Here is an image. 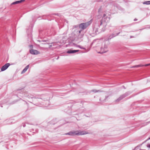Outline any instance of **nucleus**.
Segmentation results:
<instances>
[{
    "instance_id": "1",
    "label": "nucleus",
    "mask_w": 150,
    "mask_h": 150,
    "mask_svg": "<svg viewBox=\"0 0 150 150\" xmlns=\"http://www.w3.org/2000/svg\"><path fill=\"white\" fill-rule=\"evenodd\" d=\"M100 15H98L95 21V23L93 25V32L94 34H98L100 30L99 28L100 27L103 28L100 30L101 31H104L105 30V28L107 25V23L108 22L110 19V17L109 15H107L104 13L103 14L102 18L101 19L99 18H101Z\"/></svg>"
},
{
    "instance_id": "2",
    "label": "nucleus",
    "mask_w": 150,
    "mask_h": 150,
    "mask_svg": "<svg viewBox=\"0 0 150 150\" xmlns=\"http://www.w3.org/2000/svg\"><path fill=\"white\" fill-rule=\"evenodd\" d=\"M92 22V20L85 23H82L79 25H74L72 33L79 39L81 40L84 35L83 30L86 29Z\"/></svg>"
},
{
    "instance_id": "3",
    "label": "nucleus",
    "mask_w": 150,
    "mask_h": 150,
    "mask_svg": "<svg viewBox=\"0 0 150 150\" xmlns=\"http://www.w3.org/2000/svg\"><path fill=\"white\" fill-rule=\"evenodd\" d=\"M120 32L117 33H112L108 36L107 40L104 41L102 43V46L100 47V51L98 52L99 53H103L106 52L108 51V45L109 44L108 40L111 39L113 37L118 35Z\"/></svg>"
},
{
    "instance_id": "4",
    "label": "nucleus",
    "mask_w": 150,
    "mask_h": 150,
    "mask_svg": "<svg viewBox=\"0 0 150 150\" xmlns=\"http://www.w3.org/2000/svg\"><path fill=\"white\" fill-rule=\"evenodd\" d=\"M85 131L80 130L77 131H71L69 132L65 133V134L69 135L70 136H74L76 135L79 136L85 135L87 134Z\"/></svg>"
},
{
    "instance_id": "5",
    "label": "nucleus",
    "mask_w": 150,
    "mask_h": 150,
    "mask_svg": "<svg viewBox=\"0 0 150 150\" xmlns=\"http://www.w3.org/2000/svg\"><path fill=\"white\" fill-rule=\"evenodd\" d=\"M130 93L131 92L129 91L125 93L123 95L120 96L118 98L115 100V102L117 103L119 102L124 98L130 94Z\"/></svg>"
},
{
    "instance_id": "6",
    "label": "nucleus",
    "mask_w": 150,
    "mask_h": 150,
    "mask_svg": "<svg viewBox=\"0 0 150 150\" xmlns=\"http://www.w3.org/2000/svg\"><path fill=\"white\" fill-rule=\"evenodd\" d=\"M110 7H111V8L109 9V11H111L112 10H113V8L115 7H116L119 9H122L120 7L118 6L117 4H116L115 3H113L112 4H109L107 6V8H109Z\"/></svg>"
},
{
    "instance_id": "7",
    "label": "nucleus",
    "mask_w": 150,
    "mask_h": 150,
    "mask_svg": "<svg viewBox=\"0 0 150 150\" xmlns=\"http://www.w3.org/2000/svg\"><path fill=\"white\" fill-rule=\"evenodd\" d=\"M86 110V109L84 107H82L76 110V112H78V114H74V115H76L79 114H81L83 112H85Z\"/></svg>"
},
{
    "instance_id": "8",
    "label": "nucleus",
    "mask_w": 150,
    "mask_h": 150,
    "mask_svg": "<svg viewBox=\"0 0 150 150\" xmlns=\"http://www.w3.org/2000/svg\"><path fill=\"white\" fill-rule=\"evenodd\" d=\"M30 53L34 55H37L38 54H40V52L38 51L34 50H30Z\"/></svg>"
},
{
    "instance_id": "9",
    "label": "nucleus",
    "mask_w": 150,
    "mask_h": 150,
    "mask_svg": "<svg viewBox=\"0 0 150 150\" xmlns=\"http://www.w3.org/2000/svg\"><path fill=\"white\" fill-rule=\"evenodd\" d=\"M10 65L9 63H6L1 68V71H3L6 70Z\"/></svg>"
},
{
    "instance_id": "10",
    "label": "nucleus",
    "mask_w": 150,
    "mask_h": 150,
    "mask_svg": "<svg viewBox=\"0 0 150 150\" xmlns=\"http://www.w3.org/2000/svg\"><path fill=\"white\" fill-rule=\"evenodd\" d=\"M79 51V50H69L67 51V53L68 54H74L76 53L77 52Z\"/></svg>"
},
{
    "instance_id": "11",
    "label": "nucleus",
    "mask_w": 150,
    "mask_h": 150,
    "mask_svg": "<svg viewBox=\"0 0 150 150\" xmlns=\"http://www.w3.org/2000/svg\"><path fill=\"white\" fill-rule=\"evenodd\" d=\"M150 65V64H146L144 65H142V64H139V65H136L134 66H133L132 67V68H138V67H143L144 66H147L149 65Z\"/></svg>"
},
{
    "instance_id": "12",
    "label": "nucleus",
    "mask_w": 150,
    "mask_h": 150,
    "mask_svg": "<svg viewBox=\"0 0 150 150\" xmlns=\"http://www.w3.org/2000/svg\"><path fill=\"white\" fill-rule=\"evenodd\" d=\"M74 46H76L77 47H78L79 48H80L81 49L85 50H86V51L84 52H87L89 51V50H87L85 48L81 47L80 45H77L74 44Z\"/></svg>"
},
{
    "instance_id": "13",
    "label": "nucleus",
    "mask_w": 150,
    "mask_h": 150,
    "mask_svg": "<svg viewBox=\"0 0 150 150\" xmlns=\"http://www.w3.org/2000/svg\"><path fill=\"white\" fill-rule=\"evenodd\" d=\"M25 0H21L20 1H17L12 3L11 5H12L17 4H19L23 2Z\"/></svg>"
},
{
    "instance_id": "14",
    "label": "nucleus",
    "mask_w": 150,
    "mask_h": 150,
    "mask_svg": "<svg viewBox=\"0 0 150 150\" xmlns=\"http://www.w3.org/2000/svg\"><path fill=\"white\" fill-rule=\"evenodd\" d=\"M103 12H105V11L103 9V7L102 6H101L99 9L98 11V13L99 14H100V13Z\"/></svg>"
},
{
    "instance_id": "15",
    "label": "nucleus",
    "mask_w": 150,
    "mask_h": 150,
    "mask_svg": "<svg viewBox=\"0 0 150 150\" xmlns=\"http://www.w3.org/2000/svg\"><path fill=\"white\" fill-rule=\"evenodd\" d=\"M46 99V100H44V101H46V104H42L45 107L49 105V103L48 97Z\"/></svg>"
},
{
    "instance_id": "16",
    "label": "nucleus",
    "mask_w": 150,
    "mask_h": 150,
    "mask_svg": "<svg viewBox=\"0 0 150 150\" xmlns=\"http://www.w3.org/2000/svg\"><path fill=\"white\" fill-rule=\"evenodd\" d=\"M28 69V65L26 66V67L24 68V69L22 71L21 74H23L25 73L27 70Z\"/></svg>"
},
{
    "instance_id": "17",
    "label": "nucleus",
    "mask_w": 150,
    "mask_h": 150,
    "mask_svg": "<svg viewBox=\"0 0 150 150\" xmlns=\"http://www.w3.org/2000/svg\"><path fill=\"white\" fill-rule=\"evenodd\" d=\"M34 99V100H33L34 101H35L36 99V98H35L34 97H31L30 96L29 97V102H30V103H32V102H31V99Z\"/></svg>"
},
{
    "instance_id": "18",
    "label": "nucleus",
    "mask_w": 150,
    "mask_h": 150,
    "mask_svg": "<svg viewBox=\"0 0 150 150\" xmlns=\"http://www.w3.org/2000/svg\"><path fill=\"white\" fill-rule=\"evenodd\" d=\"M101 91L100 90H96V89H93L91 90V92H93L94 93H96L98 92H100Z\"/></svg>"
},
{
    "instance_id": "19",
    "label": "nucleus",
    "mask_w": 150,
    "mask_h": 150,
    "mask_svg": "<svg viewBox=\"0 0 150 150\" xmlns=\"http://www.w3.org/2000/svg\"><path fill=\"white\" fill-rule=\"evenodd\" d=\"M143 4H146V5L150 4V1H144L143 2Z\"/></svg>"
},
{
    "instance_id": "20",
    "label": "nucleus",
    "mask_w": 150,
    "mask_h": 150,
    "mask_svg": "<svg viewBox=\"0 0 150 150\" xmlns=\"http://www.w3.org/2000/svg\"><path fill=\"white\" fill-rule=\"evenodd\" d=\"M30 27L31 28L30 30L31 31L32 30L33 28V23H32L30 24Z\"/></svg>"
},
{
    "instance_id": "21",
    "label": "nucleus",
    "mask_w": 150,
    "mask_h": 150,
    "mask_svg": "<svg viewBox=\"0 0 150 150\" xmlns=\"http://www.w3.org/2000/svg\"><path fill=\"white\" fill-rule=\"evenodd\" d=\"M42 41L43 42H46L47 44H49V43L48 42L49 41L48 40H43Z\"/></svg>"
},
{
    "instance_id": "22",
    "label": "nucleus",
    "mask_w": 150,
    "mask_h": 150,
    "mask_svg": "<svg viewBox=\"0 0 150 150\" xmlns=\"http://www.w3.org/2000/svg\"><path fill=\"white\" fill-rule=\"evenodd\" d=\"M96 40H93V42L92 43V45H93V44L95 43L96 42Z\"/></svg>"
},
{
    "instance_id": "23",
    "label": "nucleus",
    "mask_w": 150,
    "mask_h": 150,
    "mask_svg": "<svg viewBox=\"0 0 150 150\" xmlns=\"http://www.w3.org/2000/svg\"><path fill=\"white\" fill-rule=\"evenodd\" d=\"M147 147L150 148V144H148L147 145Z\"/></svg>"
},
{
    "instance_id": "24",
    "label": "nucleus",
    "mask_w": 150,
    "mask_h": 150,
    "mask_svg": "<svg viewBox=\"0 0 150 150\" xmlns=\"http://www.w3.org/2000/svg\"><path fill=\"white\" fill-rule=\"evenodd\" d=\"M56 120V119H55V120H54H54H52V121L51 122V123H52V124H53L54 125L55 123H52V122H53V121H54V120Z\"/></svg>"
},
{
    "instance_id": "25",
    "label": "nucleus",
    "mask_w": 150,
    "mask_h": 150,
    "mask_svg": "<svg viewBox=\"0 0 150 150\" xmlns=\"http://www.w3.org/2000/svg\"><path fill=\"white\" fill-rule=\"evenodd\" d=\"M149 139H150V137H149L146 141H145L143 143L145 142L146 141Z\"/></svg>"
},
{
    "instance_id": "26",
    "label": "nucleus",
    "mask_w": 150,
    "mask_h": 150,
    "mask_svg": "<svg viewBox=\"0 0 150 150\" xmlns=\"http://www.w3.org/2000/svg\"><path fill=\"white\" fill-rule=\"evenodd\" d=\"M108 97V96H106L105 97V99L104 100V101H105V99H107Z\"/></svg>"
},
{
    "instance_id": "27",
    "label": "nucleus",
    "mask_w": 150,
    "mask_h": 150,
    "mask_svg": "<svg viewBox=\"0 0 150 150\" xmlns=\"http://www.w3.org/2000/svg\"><path fill=\"white\" fill-rule=\"evenodd\" d=\"M137 19H136V18H135V19L134 20V21H137Z\"/></svg>"
},
{
    "instance_id": "28",
    "label": "nucleus",
    "mask_w": 150,
    "mask_h": 150,
    "mask_svg": "<svg viewBox=\"0 0 150 150\" xmlns=\"http://www.w3.org/2000/svg\"><path fill=\"white\" fill-rule=\"evenodd\" d=\"M52 45H49V47L50 48V47H52Z\"/></svg>"
},
{
    "instance_id": "29",
    "label": "nucleus",
    "mask_w": 150,
    "mask_h": 150,
    "mask_svg": "<svg viewBox=\"0 0 150 150\" xmlns=\"http://www.w3.org/2000/svg\"><path fill=\"white\" fill-rule=\"evenodd\" d=\"M132 37H132V36H130V38H132Z\"/></svg>"
},
{
    "instance_id": "30",
    "label": "nucleus",
    "mask_w": 150,
    "mask_h": 150,
    "mask_svg": "<svg viewBox=\"0 0 150 150\" xmlns=\"http://www.w3.org/2000/svg\"><path fill=\"white\" fill-rule=\"evenodd\" d=\"M123 88H125V87L124 86H123Z\"/></svg>"
},
{
    "instance_id": "31",
    "label": "nucleus",
    "mask_w": 150,
    "mask_h": 150,
    "mask_svg": "<svg viewBox=\"0 0 150 150\" xmlns=\"http://www.w3.org/2000/svg\"><path fill=\"white\" fill-rule=\"evenodd\" d=\"M38 98L39 99H42V98Z\"/></svg>"
},
{
    "instance_id": "32",
    "label": "nucleus",
    "mask_w": 150,
    "mask_h": 150,
    "mask_svg": "<svg viewBox=\"0 0 150 150\" xmlns=\"http://www.w3.org/2000/svg\"><path fill=\"white\" fill-rule=\"evenodd\" d=\"M85 115V116H86V117H89V116H86V115Z\"/></svg>"
},
{
    "instance_id": "33",
    "label": "nucleus",
    "mask_w": 150,
    "mask_h": 150,
    "mask_svg": "<svg viewBox=\"0 0 150 150\" xmlns=\"http://www.w3.org/2000/svg\"><path fill=\"white\" fill-rule=\"evenodd\" d=\"M32 46H32V45H30V47H32Z\"/></svg>"
},
{
    "instance_id": "34",
    "label": "nucleus",
    "mask_w": 150,
    "mask_h": 150,
    "mask_svg": "<svg viewBox=\"0 0 150 150\" xmlns=\"http://www.w3.org/2000/svg\"><path fill=\"white\" fill-rule=\"evenodd\" d=\"M58 58H59V57H57V59H58Z\"/></svg>"
},
{
    "instance_id": "35",
    "label": "nucleus",
    "mask_w": 150,
    "mask_h": 150,
    "mask_svg": "<svg viewBox=\"0 0 150 150\" xmlns=\"http://www.w3.org/2000/svg\"><path fill=\"white\" fill-rule=\"evenodd\" d=\"M80 104H81V103H79Z\"/></svg>"
},
{
    "instance_id": "36",
    "label": "nucleus",
    "mask_w": 150,
    "mask_h": 150,
    "mask_svg": "<svg viewBox=\"0 0 150 150\" xmlns=\"http://www.w3.org/2000/svg\"><path fill=\"white\" fill-rule=\"evenodd\" d=\"M149 122H149H150H150Z\"/></svg>"
}]
</instances>
